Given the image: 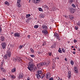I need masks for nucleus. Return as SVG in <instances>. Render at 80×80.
<instances>
[{
  "label": "nucleus",
  "mask_w": 80,
  "mask_h": 80,
  "mask_svg": "<svg viewBox=\"0 0 80 80\" xmlns=\"http://www.w3.org/2000/svg\"><path fill=\"white\" fill-rule=\"evenodd\" d=\"M44 7L46 8H47V9H48V7H47V6L46 5L44 6Z\"/></svg>",
  "instance_id": "nucleus-41"
},
{
  "label": "nucleus",
  "mask_w": 80,
  "mask_h": 80,
  "mask_svg": "<svg viewBox=\"0 0 80 80\" xmlns=\"http://www.w3.org/2000/svg\"><path fill=\"white\" fill-rule=\"evenodd\" d=\"M56 78L57 79V80H59L60 78H59V77H56Z\"/></svg>",
  "instance_id": "nucleus-44"
},
{
  "label": "nucleus",
  "mask_w": 80,
  "mask_h": 80,
  "mask_svg": "<svg viewBox=\"0 0 80 80\" xmlns=\"http://www.w3.org/2000/svg\"><path fill=\"white\" fill-rule=\"evenodd\" d=\"M43 65H44L43 62H41L37 65V67H41V66H43Z\"/></svg>",
  "instance_id": "nucleus-13"
},
{
  "label": "nucleus",
  "mask_w": 80,
  "mask_h": 80,
  "mask_svg": "<svg viewBox=\"0 0 80 80\" xmlns=\"http://www.w3.org/2000/svg\"><path fill=\"white\" fill-rule=\"evenodd\" d=\"M69 2L71 4H72V3H73V2H74V0H70V1H69Z\"/></svg>",
  "instance_id": "nucleus-20"
},
{
  "label": "nucleus",
  "mask_w": 80,
  "mask_h": 80,
  "mask_svg": "<svg viewBox=\"0 0 80 80\" xmlns=\"http://www.w3.org/2000/svg\"><path fill=\"white\" fill-rule=\"evenodd\" d=\"M73 50L75 51V49L73 48Z\"/></svg>",
  "instance_id": "nucleus-60"
},
{
  "label": "nucleus",
  "mask_w": 80,
  "mask_h": 80,
  "mask_svg": "<svg viewBox=\"0 0 80 80\" xmlns=\"http://www.w3.org/2000/svg\"><path fill=\"white\" fill-rule=\"evenodd\" d=\"M40 17L41 18H44V16L43 14H41L40 15Z\"/></svg>",
  "instance_id": "nucleus-24"
},
{
  "label": "nucleus",
  "mask_w": 80,
  "mask_h": 80,
  "mask_svg": "<svg viewBox=\"0 0 80 80\" xmlns=\"http://www.w3.org/2000/svg\"><path fill=\"white\" fill-rule=\"evenodd\" d=\"M30 16H31V15L30 14L26 15V18H28V17H30Z\"/></svg>",
  "instance_id": "nucleus-21"
},
{
  "label": "nucleus",
  "mask_w": 80,
  "mask_h": 80,
  "mask_svg": "<svg viewBox=\"0 0 80 80\" xmlns=\"http://www.w3.org/2000/svg\"><path fill=\"white\" fill-rule=\"evenodd\" d=\"M2 30V28H0V33H1Z\"/></svg>",
  "instance_id": "nucleus-49"
},
{
  "label": "nucleus",
  "mask_w": 80,
  "mask_h": 80,
  "mask_svg": "<svg viewBox=\"0 0 80 80\" xmlns=\"http://www.w3.org/2000/svg\"><path fill=\"white\" fill-rule=\"evenodd\" d=\"M71 75H72V74L71 73V71H69L68 72V79H70V78H71Z\"/></svg>",
  "instance_id": "nucleus-8"
},
{
  "label": "nucleus",
  "mask_w": 80,
  "mask_h": 80,
  "mask_svg": "<svg viewBox=\"0 0 80 80\" xmlns=\"http://www.w3.org/2000/svg\"><path fill=\"white\" fill-rule=\"evenodd\" d=\"M16 61H17L18 62H22V59L19 57H18L16 59Z\"/></svg>",
  "instance_id": "nucleus-11"
},
{
  "label": "nucleus",
  "mask_w": 80,
  "mask_h": 80,
  "mask_svg": "<svg viewBox=\"0 0 80 80\" xmlns=\"http://www.w3.org/2000/svg\"><path fill=\"white\" fill-rule=\"evenodd\" d=\"M20 2H21V0H18L17 3L18 7H21V6H20Z\"/></svg>",
  "instance_id": "nucleus-10"
},
{
  "label": "nucleus",
  "mask_w": 80,
  "mask_h": 80,
  "mask_svg": "<svg viewBox=\"0 0 80 80\" xmlns=\"http://www.w3.org/2000/svg\"><path fill=\"white\" fill-rule=\"evenodd\" d=\"M38 27V25H36L34 26V28H37Z\"/></svg>",
  "instance_id": "nucleus-32"
},
{
  "label": "nucleus",
  "mask_w": 80,
  "mask_h": 80,
  "mask_svg": "<svg viewBox=\"0 0 80 80\" xmlns=\"http://www.w3.org/2000/svg\"><path fill=\"white\" fill-rule=\"evenodd\" d=\"M73 54H75V52L73 51Z\"/></svg>",
  "instance_id": "nucleus-54"
},
{
  "label": "nucleus",
  "mask_w": 80,
  "mask_h": 80,
  "mask_svg": "<svg viewBox=\"0 0 80 80\" xmlns=\"http://www.w3.org/2000/svg\"><path fill=\"white\" fill-rule=\"evenodd\" d=\"M38 53L39 54H41L42 53L40 52L39 51L38 52Z\"/></svg>",
  "instance_id": "nucleus-48"
},
{
  "label": "nucleus",
  "mask_w": 80,
  "mask_h": 80,
  "mask_svg": "<svg viewBox=\"0 0 80 80\" xmlns=\"http://www.w3.org/2000/svg\"><path fill=\"white\" fill-rule=\"evenodd\" d=\"M37 77L38 78H40V75L39 74H37Z\"/></svg>",
  "instance_id": "nucleus-22"
},
{
  "label": "nucleus",
  "mask_w": 80,
  "mask_h": 80,
  "mask_svg": "<svg viewBox=\"0 0 80 80\" xmlns=\"http://www.w3.org/2000/svg\"><path fill=\"white\" fill-rule=\"evenodd\" d=\"M5 4H6L8 5H9V3H8V2L7 1H6L5 2Z\"/></svg>",
  "instance_id": "nucleus-34"
},
{
  "label": "nucleus",
  "mask_w": 80,
  "mask_h": 80,
  "mask_svg": "<svg viewBox=\"0 0 80 80\" xmlns=\"http://www.w3.org/2000/svg\"><path fill=\"white\" fill-rule=\"evenodd\" d=\"M42 28H43L44 30H47L48 29V27L45 25L43 24L42 26Z\"/></svg>",
  "instance_id": "nucleus-9"
},
{
  "label": "nucleus",
  "mask_w": 80,
  "mask_h": 80,
  "mask_svg": "<svg viewBox=\"0 0 80 80\" xmlns=\"http://www.w3.org/2000/svg\"><path fill=\"white\" fill-rule=\"evenodd\" d=\"M5 70H4V71H3V72H5Z\"/></svg>",
  "instance_id": "nucleus-62"
},
{
  "label": "nucleus",
  "mask_w": 80,
  "mask_h": 80,
  "mask_svg": "<svg viewBox=\"0 0 80 80\" xmlns=\"http://www.w3.org/2000/svg\"><path fill=\"white\" fill-rule=\"evenodd\" d=\"M30 56L31 57H32V58H34V57H35V56H34V55H31Z\"/></svg>",
  "instance_id": "nucleus-40"
},
{
  "label": "nucleus",
  "mask_w": 80,
  "mask_h": 80,
  "mask_svg": "<svg viewBox=\"0 0 80 80\" xmlns=\"http://www.w3.org/2000/svg\"><path fill=\"white\" fill-rule=\"evenodd\" d=\"M14 37H20V33H16L14 34Z\"/></svg>",
  "instance_id": "nucleus-7"
},
{
  "label": "nucleus",
  "mask_w": 80,
  "mask_h": 80,
  "mask_svg": "<svg viewBox=\"0 0 80 80\" xmlns=\"http://www.w3.org/2000/svg\"><path fill=\"white\" fill-rule=\"evenodd\" d=\"M74 43H76V42H77V40H76V39L74 40Z\"/></svg>",
  "instance_id": "nucleus-42"
},
{
  "label": "nucleus",
  "mask_w": 80,
  "mask_h": 80,
  "mask_svg": "<svg viewBox=\"0 0 80 80\" xmlns=\"http://www.w3.org/2000/svg\"><path fill=\"white\" fill-rule=\"evenodd\" d=\"M28 1L29 3H30V1H31V0H28Z\"/></svg>",
  "instance_id": "nucleus-53"
},
{
  "label": "nucleus",
  "mask_w": 80,
  "mask_h": 80,
  "mask_svg": "<svg viewBox=\"0 0 80 80\" xmlns=\"http://www.w3.org/2000/svg\"><path fill=\"white\" fill-rule=\"evenodd\" d=\"M69 10L70 12L74 13V12H75V11L74 10V8H72V7H70L69 8Z\"/></svg>",
  "instance_id": "nucleus-6"
},
{
  "label": "nucleus",
  "mask_w": 80,
  "mask_h": 80,
  "mask_svg": "<svg viewBox=\"0 0 80 80\" xmlns=\"http://www.w3.org/2000/svg\"><path fill=\"white\" fill-rule=\"evenodd\" d=\"M23 47V45H20L19 46V48L20 49L22 48Z\"/></svg>",
  "instance_id": "nucleus-35"
},
{
  "label": "nucleus",
  "mask_w": 80,
  "mask_h": 80,
  "mask_svg": "<svg viewBox=\"0 0 80 80\" xmlns=\"http://www.w3.org/2000/svg\"><path fill=\"white\" fill-rule=\"evenodd\" d=\"M5 39V38L3 36H2L0 40L1 41H3Z\"/></svg>",
  "instance_id": "nucleus-19"
},
{
  "label": "nucleus",
  "mask_w": 80,
  "mask_h": 80,
  "mask_svg": "<svg viewBox=\"0 0 80 80\" xmlns=\"http://www.w3.org/2000/svg\"><path fill=\"white\" fill-rule=\"evenodd\" d=\"M72 5L73 7V8H75V7H76V6H75V5H74L73 3H72Z\"/></svg>",
  "instance_id": "nucleus-33"
},
{
  "label": "nucleus",
  "mask_w": 80,
  "mask_h": 80,
  "mask_svg": "<svg viewBox=\"0 0 80 80\" xmlns=\"http://www.w3.org/2000/svg\"><path fill=\"white\" fill-rule=\"evenodd\" d=\"M43 76H40V77L41 78H43Z\"/></svg>",
  "instance_id": "nucleus-50"
},
{
  "label": "nucleus",
  "mask_w": 80,
  "mask_h": 80,
  "mask_svg": "<svg viewBox=\"0 0 80 80\" xmlns=\"http://www.w3.org/2000/svg\"><path fill=\"white\" fill-rule=\"evenodd\" d=\"M50 73H48L47 74V77L46 78L47 79H48V78H50Z\"/></svg>",
  "instance_id": "nucleus-16"
},
{
  "label": "nucleus",
  "mask_w": 80,
  "mask_h": 80,
  "mask_svg": "<svg viewBox=\"0 0 80 80\" xmlns=\"http://www.w3.org/2000/svg\"><path fill=\"white\" fill-rule=\"evenodd\" d=\"M41 0H34V3H38L39 2H40Z\"/></svg>",
  "instance_id": "nucleus-15"
},
{
  "label": "nucleus",
  "mask_w": 80,
  "mask_h": 80,
  "mask_svg": "<svg viewBox=\"0 0 80 80\" xmlns=\"http://www.w3.org/2000/svg\"><path fill=\"white\" fill-rule=\"evenodd\" d=\"M72 48H74V47L73 46H72Z\"/></svg>",
  "instance_id": "nucleus-61"
},
{
  "label": "nucleus",
  "mask_w": 80,
  "mask_h": 80,
  "mask_svg": "<svg viewBox=\"0 0 80 80\" xmlns=\"http://www.w3.org/2000/svg\"><path fill=\"white\" fill-rule=\"evenodd\" d=\"M41 76H42V77H43V76H43V77H44V76H45V75H44L43 74H41Z\"/></svg>",
  "instance_id": "nucleus-46"
},
{
  "label": "nucleus",
  "mask_w": 80,
  "mask_h": 80,
  "mask_svg": "<svg viewBox=\"0 0 80 80\" xmlns=\"http://www.w3.org/2000/svg\"><path fill=\"white\" fill-rule=\"evenodd\" d=\"M75 28L76 30H78V28L77 26H75Z\"/></svg>",
  "instance_id": "nucleus-37"
},
{
  "label": "nucleus",
  "mask_w": 80,
  "mask_h": 80,
  "mask_svg": "<svg viewBox=\"0 0 80 80\" xmlns=\"http://www.w3.org/2000/svg\"><path fill=\"white\" fill-rule=\"evenodd\" d=\"M2 80H6V79H5V78H2Z\"/></svg>",
  "instance_id": "nucleus-51"
},
{
  "label": "nucleus",
  "mask_w": 80,
  "mask_h": 80,
  "mask_svg": "<svg viewBox=\"0 0 80 80\" xmlns=\"http://www.w3.org/2000/svg\"><path fill=\"white\" fill-rule=\"evenodd\" d=\"M1 46L2 47V48L3 49H5L6 48V46H7V44L5 42H3L1 43Z\"/></svg>",
  "instance_id": "nucleus-3"
},
{
  "label": "nucleus",
  "mask_w": 80,
  "mask_h": 80,
  "mask_svg": "<svg viewBox=\"0 0 80 80\" xmlns=\"http://www.w3.org/2000/svg\"><path fill=\"white\" fill-rule=\"evenodd\" d=\"M13 32H12L11 33V34H13Z\"/></svg>",
  "instance_id": "nucleus-63"
},
{
  "label": "nucleus",
  "mask_w": 80,
  "mask_h": 80,
  "mask_svg": "<svg viewBox=\"0 0 80 80\" xmlns=\"http://www.w3.org/2000/svg\"><path fill=\"white\" fill-rule=\"evenodd\" d=\"M74 69V70L75 73H77L78 72V68H77V67H75Z\"/></svg>",
  "instance_id": "nucleus-14"
},
{
  "label": "nucleus",
  "mask_w": 80,
  "mask_h": 80,
  "mask_svg": "<svg viewBox=\"0 0 80 80\" xmlns=\"http://www.w3.org/2000/svg\"><path fill=\"white\" fill-rule=\"evenodd\" d=\"M71 65H73L74 62H73V61H71Z\"/></svg>",
  "instance_id": "nucleus-36"
},
{
  "label": "nucleus",
  "mask_w": 80,
  "mask_h": 80,
  "mask_svg": "<svg viewBox=\"0 0 80 80\" xmlns=\"http://www.w3.org/2000/svg\"><path fill=\"white\" fill-rule=\"evenodd\" d=\"M58 52L59 53H62V52L61 50V49H60V48H59V50H58Z\"/></svg>",
  "instance_id": "nucleus-23"
},
{
  "label": "nucleus",
  "mask_w": 80,
  "mask_h": 80,
  "mask_svg": "<svg viewBox=\"0 0 80 80\" xmlns=\"http://www.w3.org/2000/svg\"><path fill=\"white\" fill-rule=\"evenodd\" d=\"M39 11H40V12H42V8H39Z\"/></svg>",
  "instance_id": "nucleus-39"
},
{
  "label": "nucleus",
  "mask_w": 80,
  "mask_h": 80,
  "mask_svg": "<svg viewBox=\"0 0 80 80\" xmlns=\"http://www.w3.org/2000/svg\"><path fill=\"white\" fill-rule=\"evenodd\" d=\"M30 51L32 52V53H33L34 52V51L33 50L32 48H31L30 49Z\"/></svg>",
  "instance_id": "nucleus-30"
},
{
  "label": "nucleus",
  "mask_w": 80,
  "mask_h": 80,
  "mask_svg": "<svg viewBox=\"0 0 80 80\" xmlns=\"http://www.w3.org/2000/svg\"><path fill=\"white\" fill-rule=\"evenodd\" d=\"M70 19H71V20H72L73 18V17H70Z\"/></svg>",
  "instance_id": "nucleus-43"
},
{
  "label": "nucleus",
  "mask_w": 80,
  "mask_h": 80,
  "mask_svg": "<svg viewBox=\"0 0 80 80\" xmlns=\"http://www.w3.org/2000/svg\"><path fill=\"white\" fill-rule=\"evenodd\" d=\"M50 61H47L46 63L45 64H44L45 65H46V66H48L49 65V64L50 63Z\"/></svg>",
  "instance_id": "nucleus-18"
},
{
  "label": "nucleus",
  "mask_w": 80,
  "mask_h": 80,
  "mask_svg": "<svg viewBox=\"0 0 80 80\" xmlns=\"http://www.w3.org/2000/svg\"><path fill=\"white\" fill-rule=\"evenodd\" d=\"M51 48H54V46H52L51 47Z\"/></svg>",
  "instance_id": "nucleus-52"
},
{
  "label": "nucleus",
  "mask_w": 80,
  "mask_h": 80,
  "mask_svg": "<svg viewBox=\"0 0 80 80\" xmlns=\"http://www.w3.org/2000/svg\"><path fill=\"white\" fill-rule=\"evenodd\" d=\"M62 51L63 52H64V53H65V49L63 48H62Z\"/></svg>",
  "instance_id": "nucleus-27"
},
{
  "label": "nucleus",
  "mask_w": 80,
  "mask_h": 80,
  "mask_svg": "<svg viewBox=\"0 0 80 80\" xmlns=\"http://www.w3.org/2000/svg\"><path fill=\"white\" fill-rule=\"evenodd\" d=\"M7 53L8 56L9 57H11V54H12V53H11V51L10 50V48H9L8 50L7 51Z\"/></svg>",
  "instance_id": "nucleus-4"
},
{
  "label": "nucleus",
  "mask_w": 80,
  "mask_h": 80,
  "mask_svg": "<svg viewBox=\"0 0 80 80\" xmlns=\"http://www.w3.org/2000/svg\"><path fill=\"white\" fill-rule=\"evenodd\" d=\"M37 73H39V74H41L42 73V71H41L38 70L37 72Z\"/></svg>",
  "instance_id": "nucleus-25"
},
{
  "label": "nucleus",
  "mask_w": 80,
  "mask_h": 80,
  "mask_svg": "<svg viewBox=\"0 0 80 80\" xmlns=\"http://www.w3.org/2000/svg\"><path fill=\"white\" fill-rule=\"evenodd\" d=\"M57 59H58H58H59V58H58V57H57Z\"/></svg>",
  "instance_id": "nucleus-59"
},
{
  "label": "nucleus",
  "mask_w": 80,
  "mask_h": 80,
  "mask_svg": "<svg viewBox=\"0 0 80 80\" xmlns=\"http://www.w3.org/2000/svg\"><path fill=\"white\" fill-rule=\"evenodd\" d=\"M16 71V68H14L13 69L11 70V72L12 73H13V72H15Z\"/></svg>",
  "instance_id": "nucleus-17"
},
{
  "label": "nucleus",
  "mask_w": 80,
  "mask_h": 80,
  "mask_svg": "<svg viewBox=\"0 0 80 80\" xmlns=\"http://www.w3.org/2000/svg\"><path fill=\"white\" fill-rule=\"evenodd\" d=\"M42 33H44V35H47L48 34V31L47 29H44L42 30Z\"/></svg>",
  "instance_id": "nucleus-5"
},
{
  "label": "nucleus",
  "mask_w": 80,
  "mask_h": 80,
  "mask_svg": "<svg viewBox=\"0 0 80 80\" xmlns=\"http://www.w3.org/2000/svg\"><path fill=\"white\" fill-rule=\"evenodd\" d=\"M30 37V36L29 35L28 36V37Z\"/></svg>",
  "instance_id": "nucleus-58"
},
{
  "label": "nucleus",
  "mask_w": 80,
  "mask_h": 80,
  "mask_svg": "<svg viewBox=\"0 0 80 80\" xmlns=\"http://www.w3.org/2000/svg\"><path fill=\"white\" fill-rule=\"evenodd\" d=\"M1 70H3V67H2L1 68Z\"/></svg>",
  "instance_id": "nucleus-57"
},
{
  "label": "nucleus",
  "mask_w": 80,
  "mask_h": 80,
  "mask_svg": "<svg viewBox=\"0 0 80 80\" xmlns=\"http://www.w3.org/2000/svg\"><path fill=\"white\" fill-rule=\"evenodd\" d=\"M65 61H67V58H65Z\"/></svg>",
  "instance_id": "nucleus-55"
},
{
  "label": "nucleus",
  "mask_w": 80,
  "mask_h": 80,
  "mask_svg": "<svg viewBox=\"0 0 80 80\" xmlns=\"http://www.w3.org/2000/svg\"><path fill=\"white\" fill-rule=\"evenodd\" d=\"M11 78H15V76L14 75H11Z\"/></svg>",
  "instance_id": "nucleus-26"
},
{
  "label": "nucleus",
  "mask_w": 80,
  "mask_h": 80,
  "mask_svg": "<svg viewBox=\"0 0 80 80\" xmlns=\"http://www.w3.org/2000/svg\"><path fill=\"white\" fill-rule=\"evenodd\" d=\"M4 62H5V61H4V60H2L1 63V65H3V64L4 63Z\"/></svg>",
  "instance_id": "nucleus-31"
},
{
  "label": "nucleus",
  "mask_w": 80,
  "mask_h": 80,
  "mask_svg": "<svg viewBox=\"0 0 80 80\" xmlns=\"http://www.w3.org/2000/svg\"><path fill=\"white\" fill-rule=\"evenodd\" d=\"M29 60L31 62H29V64L28 66V68L30 71H32V70H37V67L35 66L34 63L32 62L33 60L32 59H30Z\"/></svg>",
  "instance_id": "nucleus-1"
},
{
  "label": "nucleus",
  "mask_w": 80,
  "mask_h": 80,
  "mask_svg": "<svg viewBox=\"0 0 80 80\" xmlns=\"http://www.w3.org/2000/svg\"><path fill=\"white\" fill-rule=\"evenodd\" d=\"M64 17H65V18H67V16H66V15H65V16H64Z\"/></svg>",
  "instance_id": "nucleus-56"
},
{
  "label": "nucleus",
  "mask_w": 80,
  "mask_h": 80,
  "mask_svg": "<svg viewBox=\"0 0 80 80\" xmlns=\"http://www.w3.org/2000/svg\"><path fill=\"white\" fill-rule=\"evenodd\" d=\"M77 24L78 25H80V21H79L78 23H77Z\"/></svg>",
  "instance_id": "nucleus-38"
},
{
  "label": "nucleus",
  "mask_w": 80,
  "mask_h": 80,
  "mask_svg": "<svg viewBox=\"0 0 80 80\" xmlns=\"http://www.w3.org/2000/svg\"><path fill=\"white\" fill-rule=\"evenodd\" d=\"M54 36L55 37H56L57 40H58L59 41L60 40V38L59 35L57 34V33L55 32L54 34Z\"/></svg>",
  "instance_id": "nucleus-2"
},
{
  "label": "nucleus",
  "mask_w": 80,
  "mask_h": 80,
  "mask_svg": "<svg viewBox=\"0 0 80 80\" xmlns=\"http://www.w3.org/2000/svg\"><path fill=\"white\" fill-rule=\"evenodd\" d=\"M19 75L18 77L19 79H21V78H22L23 77V74L22 73H20L19 74Z\"/></svg>",
  "instance_id": "nucleus-12"
},
{
  "label": "nucleus",
  "mask_w": 80,
  "mask_h": 80,
  "mask_svg": "<svg viewBox=\"0 0 80 80\" xmlns=\"http://www.w3.org/2000/svg\"><path fill=\"white\" fill-rule=\"evenodd\" d=\"M4 58L6 60H7V55H4Z\"/></svg>",
  "instance_id": "nucleus-29"
},
{
  "label": "nucleus",
  "mask_w": 80,
  "mask_h": 80,
  "mask_svg": "<svg viewBox=\"0 0 80 80\" xmlns=\"http://www.w3.org/2000/svg\"><path fill=\"white\" fill-rule=\"evenodd\" d=\"M49 56H51V55H52V52H49Z\"/></svg>",
  "instance_id": "nucleus-47"
},
{
  "label": "nucleus",
  "mask_w": 80,
  "mask_h": 80,
  "mask_svg": "<svg viewBox=\"0 0 80 80\" xmlns=\"http://www.w3.org/2000/svg\"><path fill=\"white\" fill-rule=\"evenodd\" d=\"M42 43V46H44V45H46V42H45L44 41Z\"/></svg>",
  "instance_id": "nucleus-28"
},
{
  "label": "nucleus",
  "mask_w": 80,
  "mask_h": 80,
  "mask_svg": "<svg viewBox=\"0 0 80 80\" xmlns=\"http://www.w3.org/2000/svg\"><path fill=\"white\" fill-rule=\"evenodd\" d=\"M53 80V78H51L49 79V80Z\"/></svg>",
  "instance_id": "nucleus-45"
},
{
  "label": "nucleus",
  "mask_w": 80,
  "mask_h": 80,
  "mask_svg": "<svg viewBox=\"0 0 80 80\" xmlns=\"http://www.w3.org/2000/svg\"><path fill=\"white\" fill-rule=\"evenodd\" d=\"M60 80H62V79H61Z\"/></svg>",
  "instance_id": "nucleus-64"
}]
</instances>
